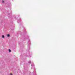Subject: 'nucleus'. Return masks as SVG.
Returning <instances> with one entry per match:
<instances>
[{
	"label": "nucleus",
	"instance_id": "f257e3e1",
	"mask_svg": "<svg viewBox=\"0 0 75 75\" xmlns=\"http://www.w3.org/2000/svg\"><path fill=\"white\" fill-rule=\"evenodd\" d=\"M7 37H10V35L9 34H8L7 35Z\"/></svg>",
	"mask_w": 75,
	"mask_h": 75
},
{
	"label": "nucleus",
	"instance_id": "f03ea898",
	"mask_svg": "<svg viewBox=\"0 0 75 75\" xmlns=\"http://www.w3.org/2000/svg\"><path fill=\"white\" fill-rule=\"evenodd\" d=\"M9 51V52H11V50H10V49L8 50Z\"/></svg>",
	"mask_w": 75,
	"mask_h": 75
},
{
	"label": "nucleus",
	"instance_id": "7ed1b4c3",
	"mask_svg": "<svg viewBox=\"0 0 75 75\" xmlns=\"http://www.w3.org/2000/svg\"><path fill=\"white\" fill-rule=\"evenodd\" d=\"M2 38H4V36L3 35L2 36Z\"/></svg>",
	"mask_w": 75,
	"mask_h": 75
},
{
	"label": "nucleus",
	"instance_id": "20e7f679",
	"mask_svg": "<svg viewBox=\"0 0 75 75\" xmlns=\"http://www.w3.org/2000/svg\"><path fill=\"white\" fill-rule=\"evenodd\" d=\"M2 3H4V1H2Z\"/></svg>",
	"mask_w": 75,
	"mask_h": 75
},
{
	"label": "nucleus",
	"instance_id": "39448f33",
	"mask_svg": "<svg viewBox=\"0 0 75 75\" xmlns=\"http://www.w3.org/2000/svg\"><path fill=\"white\" fill-rule=\"evenodd\" d=\"M10 75H12V74H10Z\"/></svg>",
	"mask_w": 75,
	"mask_h": 75
}]
</instances>
